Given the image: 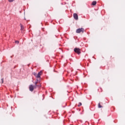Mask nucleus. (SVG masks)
<instances>
[{"mask_svg":"<svg viewBox=\"0 0 125 125\" xmlns=\"http://www.w3.org/2000/svg\"><path fill=\"white\" fill-rule=\"evenodd\" d=\"M84 32V29L83 28H79L76 30V33L80 34V33H83Z\"/></svg>","mask_w":125,"mask_h":125,"instance_id":"f257e3e1","label":"nucleus"},{"mask_svg":"<svg viewBox=\"0 0 125 125\" xmlns=\"http://www.w3.org/2000/svg\"><path fill=\"white\" fill-rule=\"evenodd\" d=\"M30 91H34V89H36L37 87L34 85H30L29 87Z\"/></svg>","mask_w":125,"mask_h":125,"instance_id":"f03ea898","label":"nucleus"},{"mask_svg":"<svg viewBox=\"0 0 125 125\" xmlns=\"http://www.w3.org/2000/svg\"><path fill=\"white\" fill-rule=\"evenodd\" d=\"M74 51L77 54H81V49H80L79 48H74Z\"/></svg>","mask_w":125,"mask_h":125,"instance_id":"7ed1b4c3","label":"nucleus"},{"mask_svg":"<svg viewBox=\"0 0 125 125\" xmlns=\"http://www.w3.org/2000/svg\"><path fill=\"white\" fill-rule=\"evenodd\" d=\"M73 17L74 18V19H75V20H78L79 19V17L78 16V14L74 13L73 14Z\"/></svg>","mask_w":125,"mask_h":125,"instance_id":"20e7f679","label":"nucleus"},{"mask_svg":"<svg viewBox=\"0 0 125 125\" xmlns=\"http://www.w3.org/2000/svg\"><path fill=\"white\" fill-rule=\"evenodd\" d=\"M42 71H41L40 72H39L38 73V74L37 75V78H38V79H39L40 78H41V76H42Z\"/></svg>","mask_w":125,"mask_h":125,"instance_id":"39448f33","label":"nucleus"},{"mask_svg":"<svg viewBox=\"0 0 125 125\" xmlns=\"http://www.w3.org/2000/svg\"><path fill=\"white\" fill-rule=\"evenodd\" d=\"M97 2L96 1H93L92 3V5H96Z\"/></svg>","mask_w":125,"mask_h":125,"instance_id":"423d86ee","label":"nucleus"},{"mask_svg":"<svg viewBox=\"0 0 125 125\" xmlns=\"http://www.w3.org/2000/svg\"><path fill=\"white\" fill-rule=\"evenodd\" d=\"M38 83H39V80L37 79V82H36L35 83V86L37 87L38 86Z\"/></svg>","mask_w":125,"mask_h":125,"instance_id":"0eeeda50","label":"nucleus"},{"mask_svg":"<svg viewBox=\"0 0 125 125\" xmlns=\"http://www.w3.org/2000/svg\"><path fill=\"white\" fill-rule=\"evenodd\" d=\"M21 30H24V26L22 24L21 25Z\"/></svg>","mask_w":125,"mask_h":125,"instance_id":"6e6552de","label":"nucleus"},{"mask_svg":"<svg viewBox=\"0 0 125 125\" xmlns=\"http://www.w3.org/2000/svg\"><path fill=\"white\" fill-rule=\"evenodd\" d=\"M98 108H102V105H100V103H99V104H98Z\"/></svg>","mask_w":125,"mask_h":125,"instance_id":"1a4fd4ad","label":"nucleus"},{"mask_svg":"<svg viewBox=\"0 0 125 125\" xmlns=\"http://www.w3.org/2000/svg\"><path fill=\"white\" fill-rule=\"evenodd\" d=\"M33 75H34V76H35V77L37 78V76H38V74H37V73H36L35 72H34V73H33Z\"/></svg>","mask_w":125,"mask_h":125,"instance_id":"9d476101","label":"nucleus"},{"mask_svg":"<svg viewBox=\"0 0 125 125\" xmlns=\"http://www.w3.org/2000/svg\"><path fill=\"white\" fill-rule=\"evenodd\" d=\"M14 0H8V1L9 2H12L14 1Z\"/></svg>","mask_w":125,"mask_h":125,"instance_id":"9b49d317","label":"nucleus"},{"mask_svg":"<svg viewBox=\"0 0 125 125\" xmlns=\"http://www.w3.org/2000/svg\"><path fill=\"white\" fill-rule=\"evenodd\" d=\"M42 86V85L41 84L37 85V87H41Z\"/></svg>","mask_w":125,"mask_h":125,"instance_id":"f8f14e48","label":"nucleus"},{"mask_svg":"<svg viewBox=\"0 0 125 125\" xmlns=\"http://www.w3.org/2000/svg\"><path fill=\"white\" fill-rule=\"evenodd\" d=\"M80 106H82V103H79L78 106L80 107Z\"/></svg>","mask_w":125,"mask_h":125,"instance_id":"ddd939ff","label":"nucleus"},{"mask_svg":"<svg viewBox=\"0 0 125 125\" xmlns=\"http://www.w3.org/2000/svg\"><path fill=\"white\" fill-rule=\"evenodd\" d=\"M15 43L18 44V43H19V41H15Z\"/></svg>","mask_w":125,"mask_h":125,"instance_id":"4468645a","label":"nucleus"},{"mask_svg":"<svg viewBox=\"0 0 125 125\" xmlns=\"http://www.w3.org/2000/svg\"><path fill=\"white\" fill-rule=\"evenodd\" d=\"M1 81H2V83H3V78L1 79Z\"/></svg>","mask_w":125,"mask_h":125,"instance_id":"2eb2a0df","label":"nucleus"}]
</instances>
